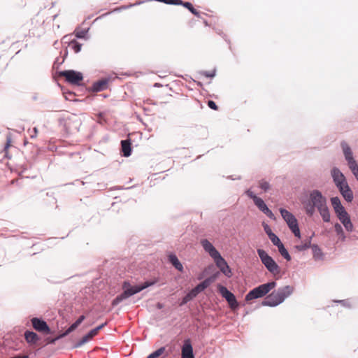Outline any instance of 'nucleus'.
Masks as SVG:
<instances>
[{"instance_id":"obj_1","label":"nucleus","mask_w":358,"mask_h":358,"mask_svg":"<svg viewBox=\"0 0 358 358\" xmlns=\"http://www.w3.org/2000/svg\"><path fill=\"white\" fill-rule=\"evenodd\" d=\"M326 203V197L317 189L311 191L309 194V199L307 201H303L305 211L309 216L313 215L315 209L318 210Z\"/></svg>"},{"instance_id":"obj_2","label":"nucleus","mask_w":358,"mask_h":358,"mask_svg":"<svg viewBox=\"0 0 358 358\" xmlns=\"http://www.w3.org/2000/svg\"><path fill=\"white\" fill-rule=\"evenodd\" d=\"M155 281H146L143 282L142 285H136V286H131L129 282H124L122 288L124 289V292L117 296L112 301V306H116L118 305L120 302L122 301L128 299L129 297L134 295L135 294H137L140 292L141 291L143 290L144 289L153 285L155 284Z\"/></svg>"},{"instance_id":"obj_3","label":"nucleus","mask_w":358,"mask_h":358,"mask_svg":"<svg viewBox=\"0 0 358 358\" xmlns=\"http://www.w3.org/2000/svg\"><path fill=\"white\" fill-rule=\"evenodd\" d=\"M341 148L349 169L358 181V163L354 157L350 146L346 141H342L341 142Z\"/></svg>"},{"instance_id":"obj_4","label":"nucleus","mask_w":358,"mask_h":358,"mask_svg":"<svg viewBox=\"0 0 358 358\" xmlns=\"http://www.w3.org/2000/svg\"><path fill=\"white\" fill-rule=\"evenodd\" d=\"M276 282L275 281L268 282L262 284L252 290H250L245 296L246 301H250L261 298L268 294L272 289L275 287Z\"/></svg>"},{"instance_id":"obj_5","label":"nucleus","mask_w":358,"mask_h":358,"mask_svg":"<svg viewBox=\"0 0 358 358\" xmlns=\"http://www.w3.org/2000/svg\"><path fill=\"white\" fill-rule=\"evenodd\" d=\"M257 253L262 263L271 274L275 275L280 273V266L265 250L262 249H258Z\"/></svg>"},{"instance_id":"obj_6","label":"nucleus","mask_w":358,"mask_h":358,"mask_svg":"<svg viewBox=\"0 0 358 358\" xmlns=\"http://www.w3.org/2000/svg\"><path fill=\"white\" fill-rule=\"evenodd\" d=\"M280 213L282 217L286 222L289 229L294 234V236L300 238V230L299 228L297 220L296 219L295 216L292 213L284 208H280Z\"/></svg>"},{"instance_id":"obj_7","label":"nucleus","mask_w":358,"mask_h":358,"mask_svg":"<svg viewBox=\"0 0 358 358\" xmlns=\"http://www.w3.org/2000/svg\"><path fill=\"white\" fill-rule=\"evenodd\" d=\"M218 290L222 296L224 298L226 301L228 302L231 309H235L238 308V303L237 302L236 296L232 292L229 291L227 287L221 285H218Z\"/></svg>"},{"instance_id":"obj_8","label":"nucleus","mask_w":358,"mask_h":358,"mask_svg":"<svg viewBox=\"0 0 358 358\" xmlns=\"http://www.w3.org/2000/svg\"><path fill=\"white\" fill-rule=\"evenodd\" d=\"M60 75L65 77L66 81L73 85H79V83L83 79V74L80 72L73 70L62 71Z\"/></svg>"},{"instance_id":"obj_9","label":"nucleus","mask_w":358,"mask_h":358,"mask_svg":"<svg viewBox=\"0 0 358 358\" xmlns=\"http://www.w3.org/2000/svg\"><path fill=\"white\" fill-rule=\"evenodd\" d=\"M216 266L220 268V271L227 277L231 275V271L225 259L220 255L215 259H213Z\"/></svg>"},{"instance_id":"obj_10","label":"nucleus","mask_w":358,"mask_h":358,"mask_svg":"<svg viewBox=\"0 0 358 358\" xmlns=\"http://www.w3.org/2000/svg\"><path fill=\"white\" fill-rule=\"evenodd\" d=\"M31 321L32 326L35 330L45 334L50 333V329L48 325L47 324L46 322H45L44 320L39 319L38 317H34L31 319Z\"/></svg>"},{"instance_id":"obj_11","label":"nucleus","mask_w":358,"mask_h":358,"mask_svg":"<svg viewBox=\"0 0 358 358\" xmlns=\"http://www.w3.org/2000/svg\"><path fill=\"white\" fill-rule=\"evenodd\" d=\"M294 292V287L290 285H286L279 287L274 293L278 297V302H283L287 297H289Z\"/></svg>"},{"instance_id":"obj_12","label":"nucleus","mask_w":358,"mask_h":358,"mask_svg":"<svg viewBox=\"0 0 358 358\" xmlns=\"http://www.w3.org/2000/svg\"><path fill=\"white\" fill-rule=\"evenodd\" d=\"M200 243L205 252L208 253L211 258L215 259V257L220 255V252L215 249L213 245L208 240L202 239L201 240Z\"/></svg>"},{"instance_id":"obj_13","label":"nucleus","mask_w":358,"mask_h":358,"mask_svg":"<svg viewBox=\"0 0 358 358\" xmlns=\"http://www.w3.org/2000/svg\"><path fill=\"white\" fill-rule=\"evenodd\" d=\"M204 289L200 285H197L194 288L189 291L183 298L180 306L186 304L187 302L195 298L200 292H203Z\"/></svg>"},{"instance_id":"obj_14","label":"nucleus","mask_w":358,"mask_h":358,"mask_svg":"<svg viewBox=\"0 0 358 358\" xmlns=\"http://www.w3.org/2000/svg\"><path fill=\"white\" fill-rule=\"evenodd\" d=\"M85 316L84 315H81L78 317V319L74 322L73 323L69 328L68 329L64 332L62 334L58 336L57 338L51 340V341L50 342V343H54L57 340L59 339V338H62L64 336H66V335H68L69 333H71V331H74L83 322V320H85Z\"/></svg>"},{"instance_id":"obj_15","label":"nucleus","mask_w":358,"mask_h":358,"mask_svg":"<svg viewBox=\"0 0 358 358\" xmlns=\"http://www.w3.org/2000/svg\"><path fill=\"white\" fill-rule=\"evenodd\" d=\"M331 203L337 217L347 213L338 196L332 197Z\"/></svg>"},{"instance_id":"obj_16","label":"nucleus","mask_w":358,"mask_h":358,"mask_svg":"<svg viewBox=\"0 0 358 358\" xmlns=\"http://www.w3.org/2000/svg\"><path fill=\"white\" fill-rule=\"evenodd\" d=\"M340 222L343 224L346 231L352 232L354 231V225L351 222L349 214L347 213L337 217Z\"/></svg>"},{"instance_id":"obj_17","label":"nucleus","mask_w":358,"mask_h":358,"mask_svg":"<svg viewBox=\"0 0 358 358\" xmlns=\"http://www.w3.org/2000/svg\"><path fill=\"white\" fill-rule=\"evenodd\" d=\"M182 358H194L192 345L189 339L185 341L182 347Z\"/></svg>"},{"instance_id":"obj_18","label":"nucleus","mask_w":358,"mask_h":358,"mask_svg":"<svg viewBox=\"0 0 358 358\" xmlns=\"http://www.w3.org/2000/svg\"><path fill=\"white\" fill-rule=\"evenodd\" d=\"M278 297L273 292L270 294L262 302V304L264 306H270V307H275L279 304L282 303V302H278Z\"/></svg>"},{"instance_id":"obj_19","label":"nucleus","mask_w":358,"mask_h":358,"mask_svg":"<svg viewBox=\"0 0 358 358\" xmlns=\"http://www.w3.org/2000/svg\"><path fill=\"white\" fill-rule=\"evenodd\" d=\"M331 176L333 178L334 182L336 184L337 182H343L346 180V178L343 173L341 171V170L337 167H334L331 171Z\"/></svg>"},{"instance_id":"obj_20","label":"nucleus","mask_w":358,"mask_h":358,"mask_svg":"<svg viewBox=\"0 0 358 358\" xmlns=\"http://www.w3.org/2000/svg\"><path fill=\"white\" fill-rule=\"evenodd\" d=\"M108 79H102L94 83L92 89L93 92H98L103 91L107 88Z\"/></svg>"},{"instance_id":"obj_21","label":"nucleus","mask_w":358,"mask_h":358,"mask_svg":"<svg viewBox=\"0 0 358 358\" xmlns=\"http://www.w3.org/2000/svg\"><path fill=\"white\" fill-rule=\"evenodd\" d=\"M24 338L29 344H36L40 339L39 336L34 331H26L24 332Z\"/></svg>"},{"instance_id":"obj_22","label":"nucleus","mask_w":358,"mask_h":358,"mask_svg":"<svg viewBox=\"0 0 358 358\" xmlns=\"http://www.w3.org/2000/svg\"><path fill=\"white\" fill-rule=\"evenodd\" d=\"M317 211L319 212L320 216L322 217L323 221L324 222H330L331 215L329 213V208L327 206V203H326L322 207L320 208Z\"/></svg>"},{"instance_id":"obj_23","label":"nucleus","mask_w":358,"mask_h":358,"mask_svg":"<svg viewBox=\"0 0 358 358\" xmlns=\"http://www.w3.org/2000/svg\"><path fill=\"white\" fill-rule=\"evenodd\" d=\"M122 152L124 157H129L131 154L130 140H123L121 141Z\"/></svg>"},{"instance_id":"obj_24","label":"nucleus","mask_w":358,"mask_h":358,"mask_svg":"<svg viewBox=\"0 0 358 358\" xmlns=\"http://www.w3.org/2000/svg\"><path fill=\"white\" fill-rule=\"evenodd\" d=\"M95 335V330H91L87 334H86L85 336L82 338L80 341H79L76 345L75 348H79L84 345L85 343L88 342L92 337H94Z\"/></svg>"},{"instance_id":"obj_25","label":"nucleus","mask_w":358,"mask_h":358,"mask_svg":"<svg viewBox=\"0 0 358 358\" xmlns=\"http://www.w3.org/2000/svg\"><path fill=\"white\" fill-rule=\"evenodd\" d=\"M169 260L177 270L179 271H183L182 264L175 255H170L169 257Z\"/></svg>"},{"instance_id":"obj_26","label":"nucleus","mask_w":358,"mask_h":358,"mask_svg":"<svg viewBox=\"0 0 358 358\" xmlns=\"http://www.w3.org/2000/svg\"><path fill=\"white\" fill-rule=\"evenodd\" d=\"M313 250V258L315 260H321L323 259V253L321 249L317 245H313L311 246Z\"/></svg>"},{"instance_id":"obj_27","label":"nucleus","mask_w":358,"mask_h":358,"mask_svg":"<svg viewBox=\"0 0 358 358\" xmlns=\"http://www.w3.org/2000/svg\"><path fill=\"white\" fill-rule=\"evenodd\" d=\"M218 275H219V273L217 272L216 273L213 274V275L205 279L203 282H201L200 283V285L202 286V287L204 289H206L212 282H213L216 280Z\"/></svg>"},{"instance_id":"obj_28","label":"nucleus","mask_w":358,"mask_h":358,"mask_svg":"<svg viewBox=\"0 0 358 358\" xmlns=\"http://www.w3.org/2000/svg\"><path fill=\"white\" fill-rule=\"evenodd\" d=\"M334 229L336 234L339 236V238L342 241H345L346 239V236L345 235L342 226L339 223H336L334 224Z\"/></svg>"},{"instance_id":"obj_29","label":"nucleus","mask_w":358,"mask_h":358,"mask_svg":"<svg viewBox=\"0 0 358 358\" xmlns=\"http://www.w3.org/2000/svg\"><path fill=\"white\" fill-rule=\"evenodd\" d=\"M254 203L262 213H264L268 208L264 200L259 197L256 199Z\"/></svg>"},{"instance_id":"obj_30","label":"nucleus","mask_w":358,"mask_h":358,"mask_svg":"<svg viewBox=\"0 0 358 358\" xmlns=\"http://www.w3.org/2000/svg\"><path fill=\"white\" fill-rule=\"evenodd\" d=\"M278 251L280 253V255L287 260L290 261L291 260V256L289 255L288 251L285 248L283 244H280V246L278 247Z\"/></svg>"},{"instance_id":"obj_31","label":"nucleus","mask_w":358,"mask_h":358,"mask_svg":"<svg viewBox=\"0 0 358 358\" xmlns=\"http://www.w3.org/2000/svg\"><path fill=\"white\" fill-rule=\"evenodd\" d=\"M341 195L348 202H351L353 199V192L350 187H348L347 189L343 191V192L341 193Z\"/></svg>"},{"instance_id":"obj_32","label":"nucleus","mask_w":358,"mask_h":358,"mask_svg":"<svg viewBox=\"0 0 358 358\" xmlns=\"http://www.w3.org/2000/svg\"><path fill=\"white\" fill-rule=\"evenodd\" d=\"M185 8H187L192 14H194L196 17L200 16V13L199 11H197L192 6V4L190 2H183L181 4Z\"/></svg>"},{"instance_id":"obj_33","label":"nucleus","mask_w":358,"mask_h":358,"mask_svg":"<svg viewBox=\"0 0 358 358\" xmlns=\"http://www.w3.org/2000/svg\"><path fill=\"white\" fill-rule=\"evenodd\" d=\"M69 47L73 50L76 53H78L81 50L82 44L79 43L76 40H73L69 43Z\"/></svg>"},{"instance_id":"obj_34","label":"nucleus","mask_w":358,"mask_h":358,"mask_svg":"<svg viewBox=\"0 0 358 358\" xmlns=\"http://www.w3.org/2000/svg\"><path fill=\"white\" fill-rule=\"evenodd\" d=\"M310 239H308L305 242H302L301 244L296 245L295 248L299 251H303L310 247Z\"/></svg>"},{"instance_id":"obj_35","label":"nucleus","mask_w":358,"mask_h":358,"mask_svg":"<svg viewBox=\"0 0 358 358\" xmlns=\"http://www.w3.org/2000/svg\"><path fill=\"white\" fill-rule=\"evenodd\" d=\"M165 352V347H161L157 349L156 351L150 354L147 357L148 358H157L161 356Z\"/></svg>"},{"instance_id":"obj_36","label":"nucleus","mask_w":358,"mask_h":358,"mask_svg":"<svg viewBox=\"0 0 358 358\" xmlns=\"http://www.w3.org/2000/svg\"><path fill=\"white\" fill-rule=\"evenodd\" d=\"M269 239L272 242V243L275 245L277 248L280 246V244H282L280 241V238L275 234H269Z\"/></svg>"},{"instance_id":"obj_37","label":"nucleus","mask_w":358,"mask_h":358,"mask_svg":"<svg viewBox=\"0 0 358 358\" xmlns=\"http://www.w3.org/2000/svg\"><path fill=\"white\" fill-rule=\"evenodd\" d=\"M259 187L264 192H267L271 187L269 182L264 180H261L259 182Z\"/></svg>"},{"instance_id":"obj_38","label":"nucleus","mask_w":358,"mask_h":358,"mask_svg":"<svg viewBox=\"0 0 358 358\" xmlns=\"http://www.w3.org/2000/svg\"><path fill=\"white\" fill-rule=\"evenodd\" d=\"M89 29L83 30H76L75 34L78 38H85Z\"/></svg>"},{"instance_id":"obj_39","label":"nucleus","mask_w":358,"mask_h":358,"mask_svg":"<svg viewBox=\"0 0 358 358\" xmlns=\"http://www.w3.org/2000/svg\"><path fill=\"white\" fill-rule=\"evenodd\" d=\"M335 302L341 303L344 307H347V308L351 307V303H350V300H348V299L336 301Z\"/></svg>"},{"instance_id":"obj_40","label":"nucleus","mask_w":358,"mask_h":358,"mask_svg":"<svg viewBox=\"0 0 358 358\" xmlns=\"http://www.w3.org/2000/svg\"><path fill=\"white\" fill-rule=\"evenodd\" d=\"M245 194L250 197L251 198L253 201H255L256 200V199L258 198V196H257L253 192H252L250 189H248L246 192H245Z\"/></svg>"},{"instance_id":"obj_41","label":"nucleus","mask_w":358,"mask_h":358,"mask_svg":"<svg viewBox=\"0 0 358 358\" xmlns=\"http://www.w3.org/2000/svg\"><path fill=\"white\" fill-rule=\"evenodd\" d=\"M264 213L271 220L275 219L274 214L269 208H268Z\"/></svg>"},{"instance_id":"obj_42","label":"nucleus","mask_w":358,"mask_h":358,"mask_svg":"<svg viewBox=\"0 0 358 358\" xmlns=\"http://www.w3.org/2000/svg\"><path fill=\"white\" fill-rule=\"evenodd\" d=\"M203 74L208 78H213L215 76V70H213V71H204Z\"/></svg>"},{"instance_id":"obj_43","label":"nucleus","mask_w":358,"mask_h":358,"mask_svg":"<svg viewBox=\"0 0 358 358\" xmlns=\"http://www.w3.org/2000/svg\"><path fill=\"white\" fill-rule=\"evenodd\" d=\"M208 107L210 108H211L213 110H217V106L216 103L213 101L209 100L208 101Z\"/></svg>"},{"instance_id":"obj_44","label":"nucleus","mask_w":358,"mask_h":358,"mask_svg":"<svg viewBox=\"0 0 358 358\" xmlns=\"http://www.w3.org/2000/svg\"><path fill=\"white\" fill-rule=\"evenodd\" d=\"M264 229L268 236L269 237V234H273L274 233L271 231V228L268 224H265L264 226Z\"/></svg>"},{"instance_id":"obj_45","label":"nucleus","mask_w":358,"mask_h":358,"mask_svg":"<svg viewBox=\"0 0 358 358\" xmlns=\"http://www.w3.org/2000/svg\"><path fill=\"white\" fill-rule=\"evenodd\" d=\"M134 4H130L129 6H122V7H120V8H115L112 12H116V11H120L122 10H124V9H127L128 8H130L131 6H133Z\"/></svg>"},{"instance_id":"obj_46","label":"nucleus","mask_w":358,"mask_h":358,"mask_svg":"<svg viewBox=\"0 0 358 358\" xmlns=\"http://www.w3.org/2000/svg\"><path fill=\"white\" fill-rule=\"evenodd\" d=\"M346 183H348L347 180H344L343 182H337L335 185H336V187L339 189H342V187H343V185H345Z\"/></svg>"},{"instance_id":"obj_47","label":"nucleus","mask_w":358,"mask_h":358,"mask_svg":"<svg viewBox=\"0 0 358 358\" xmlns=\"http://www.w3.org/2000/svg\"><path fill=\"white\" fill-rule=\"evenodd\" d=\"M37 134H38V129H37V128H36V127H34V128L33 129V131H32V133L30 134V137H31V138H36V137Z\"/></svg>"},{"instance_id":"obj_48","label":"nucleus","mask_w":358,"mask_h":358,"mask_svg":"<svg viewBox=\"0 0 358 358\" xmlns=\"http://www.w3.org/2000/svg\"><path fill=\"white\" fill-rule=\"evenodd\" d=\"M105 324H102L99 326H98L97 327L93 329L92 330H95V334H97L98 331L102 329L103 327H104Z\"/></svg>"},{"instance_id":"obj_49","label":"nucleus","mask_w":358,"mask_h":358,"mask_svg":"<svg viewBox=\"0 0 358 358\" xmlns=\"http://www.w3.org/2000/svg\"><path fill=\"white\" fill-rule=\"evenodd\" d=\"M10 142H11L10 138L9 137H8L7 141H6V144L4 148L5 150H7L10 147Z\"/></svg>"},{"instance_id":"obj_50","label":"nucleus","mask_w":358,"mask_h":358,"mask_svg":"<svg viewBox=\"0 0 358 358\" xmlns=\"http://www.w3.org/2000/svg\"><path fill=\"white\" fill-rule=\"evenodd\" d=\"M348 187H349L348 184V183H346V184H345V185H343V187H342V189H339L338 190H339V192H341V194L342 192H343V191H345V189H348Z\"/></svg>"},{"instance_id":"obj_51","label":"nucleus","mask_w":358,"mask_h":358,"mask_svg":"<svg viewBox=\"0 0 358 358\" xmlns=\"http://www.w3.org/2000/svg\"><path fill=\"white\" fill-rule=\"evenodd\" d=\"M163 307H164V305H163L162 303H157V308L158 309H162Z\"/></svg>"},{"instance_id":"obj_52","label":"nucleus","mask_w":358,"mask_h":358,"mask_svg":"<svg viewBox=\"0 0 358 358\" xmlns=\"http://www.w3.org/2000/svg\"><path fill=\"white\" fill-rule=\"evenodd\" d=\"M110 13H105V14H103L101 16L99 17V18L101 17H103L104 16H106L107 15H108Z\"/></svg>"},{"instance_id":"obj_53","label":"nucleus","mask_w":358,"mask_h":358,"mask_svg":"<svg viewBox=\"0 0 358 358\" xmlns=\"http://www.w3.org/2000/svg\"><path fill=\"white\" fill-rule=\"evenodd\" d=\"M67 36H65L64 38H63V40H66L67 38Z\"/></svg>"},{"instance_id":"obj_54","label":"nucleus","mask_w":358,"mask_h":358,"mask_svg":"<svg viewBox=\"0 0 358 358\" xmlns=\"http://www.w3.org/2000/svg\"><path fill=\"white\" fill-rule=\"evenodd\" d=\"M146 358H148V357H146Z\"/></svg>"}]
</instances>
